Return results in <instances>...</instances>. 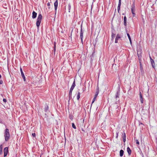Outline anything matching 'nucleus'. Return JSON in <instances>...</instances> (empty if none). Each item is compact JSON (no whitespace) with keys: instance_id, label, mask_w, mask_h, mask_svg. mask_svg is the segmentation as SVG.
<instances>
[{"instance_id":"nucleus-25","label":"nucleus","mask_w":157,"mask_h":157,"mask_svg":"<svg viewBox=\"0 0 157 157\" xmlns=\"http://www.w3.org/2000/svg\"><path fill=\"white\" fill-rule=\"evenodd\" d=\"M67 7L68 8V11L69 12H70V9H71V5L70 4H68L67 6Z\"/></svg>"},{"instance_id":"nucleus-10","label":"nucleus","mask_w":157,"mask_h":157,"mask_svg":"<svg viewBox=\"0 0 157 157\" xmlns=\"http://www.w3.org/2000/svg\"><path fill=\"white\" fill-rule=\"evenodd\" d=\"M121 0H119V3L117 7V10L118 13L119 12V11L120 9L121 5Z\"/></svg>"},{"instance_id":"nucleus-42","label":"nucleus","mask_w":157,"mask_h":157,"mask_svg":"<svg viewBox=\"0 0 157 157\" xmlns=\"http://www.w3.org/2000/svg\"><path fill=\"white\" fill-rule=\"evenodd\" d=\"M149 57H150V60H151V59H152L151 57V56H150V54H149Z\"/></svg>"},{"instance_id":"nucleus-43","label":"nucleus","mask_w":157,"mask_h":157,"mask_svg":"<svg viewBox=\"0 0 157 157\" xmlns=\"http://www.w3.org/2000/svg\"><path fill=\"white\" fill-rule=\"evenodd\" d=\"M2 145H0V149H2Z\"/></svg>"},{"instance_id":"nucleus-20","label":"nucleus","mask_w":157,"mask_h":157,"mask_svg":"<svg viewBox=\"0 0 157 157\" xmlns=\"http://www.w3.org/2000/svg\"><path fill=\"white\" fill-rule=\"evenodd\" d=\"M123 141L124 142H125L126 141V135L125 134L124 132V134H123Z\"/></svg>"},{"instance_id":"nucleus-24","label":"nucleus","mask_w":157,"mask_h":157,"mask_svg":"<svg viewBox=\"0 0 157 157\" xmlns=\"http://www.w3.org/2000/svg\"><path fill=\"white\" fill-rule=\"evenodd\" d=\"M20 70L21 71V76H24L25 75H24V73L22 71V69L21 67L20 68Z\"/></svg>"},{"instance_id":"nucleus-15","label":"nucleus","mask_w":157,"mask_h":157,"mask_svg":"<svg viewBox=\"0 0 157 157\" xmlns=\"http://www.w3.org/2000/svg\"><path fill=\"white\" fill-rule=\"evenodd\" d=\"M132 13V14L133 16L135 17L136 14L135 13V9L131 8Z\"/></svg>"},{"instance_id":"nucleus-32","label":"nucleus","mask_w":157,"mask_h":157,"mask_svg":"<svg viewBox=\"0 0 157 157\" xmlns=\"http://www.w3.org/2000/svg\"><path fill=\"white\" fill-rule=\"evenodd\" d=\"M22 77L23 78L24 82L26 81V79H25V76L24 75V76H22Z\"/></svg>"},{"instance_id":"nucleus-7","label":"nucleus","mask_w":157,"mask_h":157,"mask_svg":"<svg viewBox=\"0 0 157 157\" xmlns=\"http://www.w3.org/2000/svg\"><path fill=\"white\" fill-rule=\"evenodd\" d=\"M82 25H81V30H80V38L81 40V41H82V38H83V33L82 32Z\"/></svg>"},{"instance_id":"nucleus-31","label":"nucleus","mask_w":157,"mask_h":157,"mask_svg":"<svg viewBox=\"0 0 157 157\" xmlns=\"http://www.w3.org/2000/svg\"><path fill=\"white\" fill-rule=\"evenodd\" d=\"M47 5L48 6V9H50V3L49 2L47 3Z\"/></svg>"},{"instance_id":"nucleus-41","label":"nucleus","mask_w":157,"mask_h":157,"mask_svg":"<svg viewBox=\"0 0 157 157\" xmlns=\"http://www.w3.org/2000/svg\"><path fill=\"white\" fill-rule=\"evenodd\" d=\"M73 29H72V31H71V36L72 35V32H73Z\"/></svg>"},{"instance_id":"nucleus-39","label":"nucleus","mask_w":157,"mask_h":157,"mask_svg":"<svg viewBox=\"0 0 157 157\" xmlns=\"http://www.w3.org/2000/svg\"><path fill=\"white\" fill-rule=\"evenodd\" d=\"M7 153H4V157H6V156Z\"/></svg>"},{"instance_id":"nucleus-18","label":"nucleus","mask_w":157,"mask_h":157,"mask_svg":"<svg viewBox=\"0 0 157 157\" xmlns=\"http://www.w3.org/2000/svg\"><path fill=\"white\" fill-rule=\"evenodd\" d=\"M8 147H6L4 148V153H8Z\"/></svg>"},{"instance_id":"nucleus-14","label":"nucleus","mask_w":157,"mask_h":157,"mask_svg":"<svg viewBox=\"0 0 157 157\" xmlns=\"http://www.w3.org/2000/svg\"><path fill=\"white\" fill-rule=\"evenodd\" d=\"M127 151L129 155H130L132 153V151L129 147H128L127 149Z\"/></svg>"},{"instance_id":"nucleus-40","label":"nucleus","mask_w":157,"mask_h":157,"mask_svg":"<svg viewBox=\"0 0 157 157\" xmlns=\"http://www.w3.org/2000/svg\"><path fill=\"white\" fill-rule=\"evenodd\" d=\"M118 133L117 132V136H116V138H117L118 137Z\"/></svg>"},{"instance_id":"nucleus-17","label":"nucleus","mask_w":157,"mask_h":157,"mask_svg":"<svg viewBox=\"0 0 157 157\" xmlns=\"http://www.w3.org/2000/svg\"><path fill=\"white\" fill-rule=\"evenodd\" d=\"M150 60L152 67L153 68H154L155 66V64L154 61L152 59H151Z\"/></svg>"},{"instance_id":"nucleus-37","label":"nucleus","mask_w":157,"mask_h":157,"mask_svg":"<svg viewBox=\"0 0 157 157\" xmlns=\"http://www.w3.org/2000/svg\"><path fill=\"white\" fill-rule=\"evenodd\" d=\"M81 130L84 132V133L86 132L85 130L82 128H81Z\"/></svg>"},{"instance_id":"nucleus-34","label":"nucleus","mask_w":157,"mask_h":157,"mask_svg":"<svg viewBox=\"0 0 157 157\" xmlns=\"http://www.w3.org/2000/svg\"><path fill=\"white\" fill-rule=\"evenodd\" d=\"M3 101L4 102H6V100L5 98H4Z\"/></svg>"},{"instance_id":"nucleus-44","label":"nucleus","mask_w":157,"mask_h":157,"mask_svg":"<svg viewBox=\"0 0 157 157\" xmlns=\"http://www.w3.org/2000/svg\"><path fill=\"white\" fill-rule=\"evenodd\" d=\"M2 77V76L0 74V78H1Z\"/></svg>"},{"instance_id":"nucleus-45","label":"nucleus","mask_w":157,"mask_h":157,"mask_svg":"<svg viewBox=\"0 0 157 157\" xmlns=\"http://www.w3.org/2000/svg\"><path fill=\"white\" fill-rule=\"evenodd\" d=\"M122 15H124V13H122Z\"/></svg>"},{"instance_id":"nucleus-22","label":"nucleus","mask_w":157,"mask_h":157,"mask_svg":"<svg viewBox=\"0 0 157 157\" xmlns=\"http://www.w3.org/2000/svg\"><path fill=\"white\" fill-rule=\"evenodd\" d=\"M135 1L134 0L133 2V4L132 5L131 8L135 9Z\"/></svg>"},{"instance_id":"nucleus-35","label":"nucleus","mask_w":157,"mask_h":157,"mask_svg":"<svg viewBox=\"0 0 157 157\" xmlns=\"http://www.w3.org/2000/svg\"><path fill=\"white\" fill-rule=\"evenodd\" d=\"M2 149H1L0 150V155H1L2 154Z\"/></svg>"},{"instance_id":"nucleus-33","label":"nucleus","mask_w":157,"mask_h":157,"mask_svg":"<svg viewBox=\"0 0 157 157\" xmlns=\"http://www.w3.org/2000/svg\"><path fill=\"white\" fill-rule=\"evenodd\" d=\"M32 135L33 137H35L36 136V134L35 133H33L32 134Z\"/></svg>"},{"instance_id":"nucleus-9","label":"nucleus","mask_w":157,"mask_h":157,"mask_svg":"<svg viewBox=\"0 0 157 157\" xmlns=\"http://www.w3.org/2000/svg\"><path fill=\"white\" fill-rule=\"evenodd\" d=\"M140 72L142 73H144V71L143 67L142 64L141 62H140Z\"/></svg>"},{"instance_id":"nucleus-21","label":"nucleus","mask_w":157,"mask_h":157,"mask_svg":"<svg viewBox=\"0 0 157 157\" xmlns=\"http://www.w3.org/2000/svg\"><path fill=\"white\" fill-rule=\"evenodd\" d=\"M127 36H128V38L129 39V40L130 41V42L131 44H132V41H131V38L130 37V35H129V34L128 33H127Z\"/></svg>"},{"instance_id":"nucleus-8","label":"nucleus","mask_w":157,"mask_h":157,"mask_svg":"<svg viewBox=\"0 0 157 157\" xmlns=\"http://www.w3.org/2000/svg\"><path fill=\"white\" fill-rule=\"evenodd\" d=\"M137 56L138 58L139 62H141L142 61V55L141 53L140 52L139 53L138 52Z\"/></svg>"},{"instance_id":"nucleus-12","label":"nucleus","mask_w":157,"mask_h":157,"mask_svg":"<svg viewBox=\"0 0 157 157\" xmlns=\"http://www.w3.org/2000/svg\"><path fill=\"white\" fill-rule=\"evenodd\" d=\"M80 90H79L77 92V100L78 101L79 100V98H80V95L81 94L80 92L79 91Z\"/></svg>"},{"instance_id":"nucleus-11","label":"nucleus","mask_w":157,"mask_h":157,"mask_svg":"<svg viewBox=\"0 0 157 157\" xmlns=\"http://www.w3.org/2000/svg\"><path fill=\"white\" fill-rule=\"evenodd\" d=\"M140 102L142 103H143L144 102V100L142 94L140 92Z\"/></svg>"},{"instance_id":"nucleus-38","label":"nucleus","mask_w":157,"mask_h":157,"mask_svg":"<svg viewBox=\"0 0 157 157\" xmlns=\"http://www.w3.org/2000/svg\"><path fill=\"white\" fill-rule=\"evenodd\" d=\"M3 82L2 80H0V84H2L3 83Z\"/></svg>"},{"instance_id":"nucleus-30","label":"nucleus","mask_w":157,"mask_h":157,"mask_svg":"<svg viewBox=\"0 0 157 157\" xmlns=\"http://www.w3.org/2000/svg\"><path fill=\"white\" fill-rule=\"evenodd\" d=\"M72 127L74 129L76 128V127L74 123H72Z\"/></svg>"},{"instance_id":"nucleus-19","label":"nucleus","mask_w":157,"mask_h":157,"mask_svg":"<svg viewBox=\"0 0 157 157\" xmlns=\"http://www.w3.org/2000/svg\"><path fill=\"white\" fill-rule=\"evenodd\" d=\"M124 151L122 150H121L120 151V155L121 157H122L124 154Z\"/></svg>"},{"instance_id":"nucleus-13","label":"nucleus","mask_w":157,"mask_h":157,"mask_svg":"<svg viewBox=\"0 0 157 157\" xmlns=\"http://www.w3.org/2000/svg\"><path fill=\"white\" fill-rule=\"evenodd\" d=\"M37 15V13L34 11H33L32 13V18L34 19L36 18Z\"/></svg>"},{"instance_id":"nucleus-27","label":"nucleus","mask_w":157,"mask_h":157,"mask_svg":"<svg viewBox=\"0 0 157 157\" xmlns=\"http://www.w3.org/2000/svg\"><path fill=\"white\" fill-rule=\"evenodd\" d=\"M115 36V34L113 33H112V35H111V37H112V39L114 38Z\"/></svg>"},{"instance_id":"nucleus-26","label":"nucleus","mask_w":157,"mask_h":157,"mask_svg":"<svg viewBox=\"0 0 157 157\" xmlns=\"http://www.w3.org/2000/svg\"><path fill=\"white\" fill-rule=\"evenodd\" d=\"M121 38V36L119 34H117V36H116V38L118 40L119 39H120Z\"/></svg>"},{"instance_id":"nucleus-23","label":"nucleus","mask_w":157,"mask_h":157,"mask_svg":"<svg viewBox=\"0 0 157 157\" xmlns=\"http://www.w3.org/2000/svg\"><path fill=\"white\" fill-rule=\"evenodd\" d=\"M48 109V106L47 105H46L45 106L44 111L45 112H47Z\"/></svg>"},{"instance_id":"nucleus-29","label":"nucleus","mask_w":157,"mask_h":157,"mask_svg":"<svg viewBox=\"0 0 157 157\" xmlns=\"http://www.w3.org/2000/svg\"><path fill=\"white\" fill-rule=\"evenodd\" d=\"M134 139L135 140L136 143L138 145L140 143L139 141L137 140H136L135 137H134Z\"/></svg>"},{"instance_id":"nucleus-3","label":"nucleus","mask_w":157,"mask_h":157,"mask_svg":"<svg viewBox=\"0 0 157 157\" xmlns=\"http://www.w3.org/2000/svg\"><path fill=\"white\" fill-rule=\"evenodd\" d=\"M42 18V16L41 14H39L38 16L36 22V25L37 29H39Z\"/></svg>"},{"instance_id":"nucleus-4","label":"nucleus","mask_w":157,"mask_h":157,"mask_svg":"<svg viewBox=\"0 0 157 157\" xmlns=\"http://www.w3.org/2000/svg\"><path fill=\"white\" fill-rule=\"evenodd\" d=\"M120 95V90L117 91L115 96V98L116 99V101L115 102V104H118L119 102V96Z\"/></svg>"},{"instance_id":"nucleus-5","label":"nucleus","mask_w":157,"mask_h":157,"mask_svg":"<svg viewBox=\"0 0 157 157\" xmlns=\"http://www.w3.org/2000/svg\"><path fill=\"white\" fill-rule=\"evenodd\" d=\"M96 92L95 93V94L92 103L91 104V105H92V104L95 101V99L99 94V89L98 87L96 89Z\"/></svg>"},{"instance_id":"nucleus-16","label":"nucleus","mask_w":157,"mask_h":157,"mask_svg":"<svg viewBox=\"0 0 157 157\" xmlns=\"http://www.w3.org/2000/svg\"><path fill=\"white\" fill-rule=\"evenodd\" d=\"M124 25L126 26L127 25V17L125 16L124 17Z\"/></svg>"},{"instance_id":"nucleus-36","label":"nucleus","mask_w":157,"mask_h":157,"mask_svg":"<svg viewBox=\"0 0 157 157\" xmlns=\"http://www.w3.org/2000/svg\"><path fill=\"white\" fill-rule=\"evenodd\" d=\"M118 40L116 38H115V43H118Z\"/></svg>"},{"instance_id":"nucleus-6","label":"nucleus","mask_w":157,"mask_h":157,"mask_svg":"<svg viewBox=\"0 0 157 157\" xmlns=\"http://www.w3.org/2000/svg\"><path fill=\"white\" fill-rule=\"evenodd\" d=\"M54 6L55 10V14L56 15V13L57 9L58 6V0H56V1L54 3Z\"/></svg>"},{"instance_id":"nucleus-28","label":"nucleus","mask_w":157,"mask_h":157,"mask_svg":"<svg viewBox=\"0 0 157 157\" xmlns=\"http://www.w3.org/2000/svg\"><path fill=\"white\" fill-rule=\"evenodd\" d=\"M56 51V43L55 42L54 43V54L55 53Z\"/></svg>"},{"instance_id":"nucleus-1","label":"nucleus","mask_w":157,"mask_h":157,"mask_svg":"<svg viewBox=\"0 0 157 157\" xmlns=\"http://www.w3.org/2000/svg\"><path fill=\"white\" fill-rule=\"evenodd\" d=\"M4 136L5 137V140L6 141H7L10 139V135L8 129L6 128L5 129L4 133Z\"/></svg>"},{"instance_id":"nucleus-2","label":"nucleus","mask_w":157,"mask_h":157,"mask_svg":"<svg viewBox=\"0 0 157 157\" xmlns=\"http://www.w3.org/2000/svg\"><path fill=\"white\" fill-rule=\"evenodd\" d=\"M75 86V81L74 80L72 84L70 89L69 94V98L70 100L72 98V93L73 90Z\"/></svg>"}]
</instances>
